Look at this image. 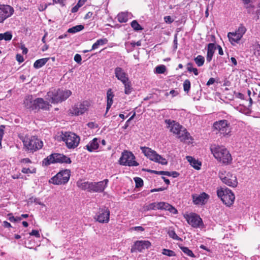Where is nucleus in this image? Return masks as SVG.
Masks as SVG:
<instances>
[{"label": "nucleus", "mask_w": 260, "mask_h": 260, "mask_svg": "<svg viewBox=\"0 0 260 260\" xmlns=\"http://www.w3.org/2000/svg\"><path fill=\"white\" fill-rule=\"evenodd\" d=\"M215 81V80L213 78H211L209 79V80L208 81L207 83V85L209 86L211 84H213Z\"/></svg>", "instance_id": "0e129e2a"}, {"label": "nucleus", "mask_w": 260, "mask_h": 260, "mask_svg": "<svg viewBox=\"0 0 260 260\" xmlns=\"http://www.w3.org/2000/svg\"><path fill=\"white\" fill-rule=\"evenodd\" d=\"M14 12L13 8L10 5L0 4V23L10 17Z\"/></svg>", "instance_id": "2eb2a0df"}, {"label": "nucleus", "mask_w": 260, "mask_h": 260, "mask_svg": "<svg viewBox=\"0 0 260 260\" xmlns=\"http://www.w3.org/2000/svg\"><path fill=\"white\" fill-rule=\"evenodd\" d=\"M212 128L216 134H219L222 137L228 138L231 136L230 124L226 120H220L214 122Z\"/></svg>", "instance_id": "20e7f679"}, {"label": "nucleus", "mask_w": 260, "mask_h": 260, "mask_svg": "<svg viewBox=\"0 0 260 260\" xmlns=\"http://www.w3.org/2000/svg\"><path fill=\"white\" fill-rule=\"evenodd\" d=\"M54 163L70 164L71 160L70 158L60 153L52 154L43 160V165L45 166H48Z\"/></svg>", "instance_id": "6e6552de"}, {"label": "nucleus", "mask_w": 260, "mask_h": 260, "mask_svg": "<svg viewBox=\"0 0 260 260\" xmlns=\"http://www.w3.org/2000/svg\"><path fill=\"white\" fill-rule=\"evenodd\" d=\"M22 173L24 174H34L36 172V169L35 168H26V167H23L21 170Z\"/></svg>", "instance_id": "79ce46f5"}, {"label": "nucleus", "mask_w": 260, "mask_h": 260, "mask_svg": "<svg viewBox=\"0 0 260 260\" xmlns=\"http://www.w3.org/2000/svg\"><path fill=\"white\" fill-rule=\"evenodd\" d=\"M92 182H86L83 180L78 181L77 183L78 187L83 190L91 191Z\"/></svg>", "instance_id": "c85d7f7f"}, {"label": "nucleus", "mask_w": 260, "mask_h": 260, "mask_svg": "<svg viewBox=\"0 0 260 260\" xmlns=\"http://www.w3.org/2000/svg\"><path fill=\"white\" fill-rule=\"evenodd\" d=\"M5 126L3 125L0 126V149L2 148V140L4 134V128Z\"/></svg>", "instance_id": "8fccbe9b"}, {"label": "nucleus", "mask_w": 260, "mask_h": 260, "mask_svg": "<svg viewBox=\"0 0 260 260\" xmlns=\"http://www.w3.org/2000/svg\"><path fill=\"white\" fill-rule=\"evenodd\" d=\"M114 73L117 79L121 81L122 83H124L129 80L126 73L121 68H116L114 70Z\"/></svg>", "instance_id": "aec40b11"}, {"label": "nucleus", "mask_w": 260, "mask_h": 260, "mask_svg": "<svg viewBox=\"0 0 260 260\" xmlns=\"http://www.w3.org/2000/svg\"><path fill=\"white\" fill-rule=\"evenodd\" d=\"M162 253L169 256H172L175 255V252L173 251L167 249H164L162 250Z\"/></svg>", "instance_id": "09e8293b"}, {"label": "nucleus", "mask_w": 260, "mask_h": 260, "mask_svg": "<svg viewBox=\"0 0 260 260\" xmlns=\"http://www.w3.org/2000/svg\"><path fill=\"white\" fill-rule=\"evenodd\" d=\"M122 83L124 86V93L126 94H130L132 91L131 82L129 81V80H128V81H126L125 82Z\"/></svg>", "instance_id": "f704fd0d"}, {"label": "nucleus", "mask_w": 260, "mask_h": 260, "mask_svg": "<svg viewBox=\"0 0 260 260\" xmlns=\"http://www.w3.org/2000/svg\"><path fill=\"white\" fill-rule=\"evenodd\" d=\"M16 59L19 62H22L24 60L23 56L20 54L16 55Z\"/></svg>", "instance_id": "e2e57ef3"}, {"label": "nucleus", "mask_w": 260, "mask_h": 260, "mask_svg": "<svg viewBox=\"0 0 260 260\" xmlns=\"http://www.w3.org/2000/svg\"><path fill=\"white\" fill-rule=\"evenodd\" d=\"M168 234L169 237L173 238V239L180 240L181 238H180L176 234L175 232L173 230H169L168 232Z\"/></svg>", "instance_id": "c03bdc74"}, {"label": "nucleus", "mask_w": 260, "mask_h": 260, "mask_svg": "<svg viewBox=\"0 0 260 260\" xmlns=\"http://www.w3.org/2000/svg\"><path fill=\"white\" fill-rule=\"evenodd\" d=\"M135 158V157L132 152L124 151L119 159V163L123 166H137L139 164L134 160Z\"/></svg>", "instance_id": "ddd939ff"}, {"label": "nucleus", "mask_w": 260, "mask_h": 260, "mask_svg": "<svg viewBox=\"0 0 260 260\" xmlns=\"http://www.w3.org/2000/svg\"><path fill=\"white\" fill-rule=\"evenodd\" d=\"M74 60L77 63H81L82 58L80 55L76 54L74 56Z\"/></svg>", "instance_id": "4d7b16f0"}, {"label": "nucleus", "mask_w": 260, "mask_h": 260, "mask_svg": "<svg viewBox=\"0 0 260 260\" xmlns=\"http://www.w3.org/2000/svg\"><path fill=\"white\" fill-rule=\"evenodd\" d=\"M134 179L136 183V187H140L143 185V181L141 178L136 177Z\"/></svg>", "instance_id": "de8ad7c7"}, {"label": "nucleus", "mask_w": 260, "mask_h": 260, "mask_svg": "<svg viewBox=\"0 0 260 260\" xmlns=\"http://www.w3.org/2000/svg\"><path fill=\"white\" fill-rule=\"evenodd\" d=\"M49 58H44L37 60L34 63V67L39 69L43 67L49 60Z\"/></svg>", "instance_id": "2f4dec72"}, {"label": "nucleus", "mask_w": 260, "mask_h": 260, "mask_svg": "<svg viewBox=\"0 0 260 260\" xmlns=\"http://www.w3.org/2000/svg\"><path fill=\"white\" fill-rule=\"evenodd\" d=\"M100 142V140L95 138L86 146V149L89 152H92L99 148Z\"/></svg>", "instance_id": "b1692460"}, {"label": "nucleus", "mask_w": 260, "mask_h": 260, "mask_svg": "<svg viewBox=\"0 0 260 260\" xmlns=\"http://www.w3.org/2000/svg\"><path fill=\"white\" fill-rule=\"evenodd\" d=\"M246 9L248 13L255 14L257 19L260 17V3L256 5L249 4L246 6Z\"/></svg>", "instance_id": "5701e85b"}, {"label": "nucleus", "mask_w": 260, "mask_h": 260, "mask_svg": "<svg viewBox=\"0 0 260 260\" xmlns=\"http://www.w3.org/2000/svg\"><path fill=\"white\" fill-rule=\"evenodd\" d=\"M155 73L157 74L164 73L166 70V68L164 65L157 66L155 69Z\"/></svg>", "instance_id": "a18cd8bd"}, {"label": "nucleus", "mask_w": 260, "mask_h": 260, "mask_svg": "<svg viewBox=\"0 0 260 260\" xmlns=\"http://www.w3.org/2000/svg\"><path fill=\"white\" fill-rule=\"evenodd\" d=\"M117 20L120 23H124L132 18V14L128 12H121L118 14Z\"/></svg>", "instance_id": "a878e982"}, {"label": "nucleus", "mask_w": 260, "mask_h": 260, "mask_svg": "<svg viewBox=\"0 0 260 260\" xmlns=\"http://www.w3.org/2000/svg\"><path fill=\"white\" fill-rule=\"evenodd\" d=\"M90 106V103L87 101L77 103L69 109V114L72 116L83 115L87 111Z\"/></svg>", "instance_id": "9b49d317"}, {"label": "nucleus", "mask_w": 260, "mask_h": 260, "mask_svg": "<svg viewBox=\"0 0 260 260\" xmlns=\"http://www.w3.org/2000/svg\"><path fill=\"white\" fill-rule=\"evenodd\" d=\"M228 37L232 44H234L235 43H239L241 39V37L236 30L234 32H229L228 34Z\"/></svg>", "instance_id": "393cba45"}, {"label": "nucleus", "mask_w": 260, "mask_h": 260, "mask_svg": "<svg viewBox=\"0 0 260 260\" xmlns=\"http://www.w3.org/2000/svg\"><path fill=\"white\" fill-rule=\"evenodd\" d=\"M215 49L216 46L214 43H209L208 45V49L206 57V60L208 62H210L212 60V56L214 54Z\"/></svg>", "instance_id": "cd10ccee"}, {"label": "nucleus", "mask_w": 260, "mask_h": 260, "mask_svg": "<svg viewBox=\"0 0 260 260\" xmlns=\"http://www.w3.org/2000/svg\"><path fill=\"white\" fill-rule=\"evenodd\" d=\"M160 202H157V203H152L149 205L145 207V208L147 210H156V209H160V205H159Z\"/></svg>", "instance_id": "4c0bfd02"}, {"label": "nucleus", "mask_w": 260, "mask_h": 260, "mask_svg": "<svg viewBox=\"0 0 260 260\" xmlns=\"http://www.w3.org/2000/svg\"><path fill=\"white\" fill-rule=\"evenodd\" d=\"M252 51L253 55L257 58L260 57V45L258 44L253 45Z\"/></svg>", "instance_id": "c9c22d12"}, {"label": "nucleus", "mask_w": 260, "mask_h": 260, "mask_svg": "<svg viewBox=\"0 0 260 260\" xmlns=\"http://www.w3.org/2000/svg\"><path fill=\"white\" fill-rule=\"evenodd\" d=\"M64 0H53V4H59L61 6H63Z\"/></svg>", "instance_id": "680f3d73"}, {"label": "nucleus", "mask_w": 260, "mask_h": 260, "mask_svg": "<svg viewBox=\"0 0 260 260\" xmlns=\"http://www.w3.org/2000/svg\"><path fill=\"white\" fill-rule=\"evenodd\" d=\"M36 109L48 110L51 107V105L48 101H45L43 98H38L36 99Z\"/></svg>", "instance_id": "4be33fe9"}, {"label": "nucleus", "mask_w": 260, "mask_h": 260, "mask_svg": "<svg viewBox=\"0 0 260 260\" xmlns=\"http://www.w3.org/2000/svg\"><path fill=\"white\" fill-rule=\"evenodd\" d=\"M70 177V171L64 170L58 173L55 176L49 180V182L56 185L67 183Z\"/></svg>", "instance_id": "f8f14e48"}, {"label": "nucleus", "mask_w": 260, "mask_h": 260, "mask_svg": "<svg viewBox=\"0 0 260 260\" xmlns=\"http://www.w3.org/2000/svg\"><path fill=\"white\" fill-rule=\"evenodd\" d=\"M194 61L198 67H201L205 62L204 57L202 55H198L194 58Z\"/></svg>", "instance_id": "58836bf2"}, {"label": "nucleus", "mask_w": 260, "mask_h": 260, "mask_svg": "<svg viewBox=\"0 0 260 260\" xmlns=\"http://www.w3.org/2000/svg\"><path fill=\"white\" fill-rule=\"evenodd\" d=\"M194 68L193 67V65L191 63H188L187 64V70L189 72H192V69Z\"/></svg>", "instance_id": "052dcab7"}, {"label": "nucleus", "mask_w": 260, "mask_h": 260, "mask_svg": "<svg viewBox=\"0 0 260 260\" xmlns=\"http://www.w3.org/2000/svg\"><path fill=\"white\" fill-rule=\"evenodd\" d=\"M87 1V0H79L77 4L81 7H82Z\"/></svg>", "instance_id": "338daca9"}, {"label": "nucleus", "mask_w": 260, "mask_h": 260, "mask_svg": "<svg viewBox=\"0 0 260 260\" xmlns=\"http://www.w3.org/2000/svg\"><path fill=\"white\" fill-rule=\"evenodd\" d=\"M92 13L91 12H89L86 14L84 18L85 19H89V18H91L92 17Z\"/></svg>", "instance_id": "774afa93"}, {"label": "nucleus", "mask_w": 260, "mask_h": 260, "mask_svg": "<svg viewBox=\"0 0 260 260\" xmlns=\"http://www.w3.org/2000/svg\"><path fill=\"white\" fill-rule=\"evenodd\" d=\"M184 217L186 220L187 223L193 228H200L203 225L202 218L196 213L185 214L184 215Z\"/></svg>", "instance_id": "4468645a"}, {"label": "nucleus", "mask_w": 260, "mask_h": 260, "mask_svg": "<svg viewBox=\"0 0 260 260\" xmlns=\"http://www.w3.org/2000/svg\"><path fill=\"white\" fill-rule=\"evenodd\" d=\"M178 94V92L177 91L175 90H172L169 92H166L165 93L166 96H168L169 94H171L172 95V97H174L176 96Z\"/></svg>", "instance_id": "603ef678"}, {"label": "nucleus", "mask_w": 260, "mask_h": 260, "mask_svg": "<svg viewBox=\"0 0 260 260\" xmlns=\"http://www.w3.org/2000/svg\"><path fill=\"white\" fill-rule=\"evenodd\" d=\"M110 211L107 208L100 209L94 219L100 223H108L109 221Z\"/></svg>", "instance_id": "dca6fc26"}, {"label": "nucleus", "mask_w": 260, "mask_h": 260, "mask_svg": "<svg viewBox=\"0 0 260 260\" xmlns=\"http://www.w3.org/2000/svg\"><path fill=\"white\" fill-rule=\"evenodd\" d=\"M164 19H165V22L166 23H171L173 21L172 18L170 16H166L164 18Z\"/></svg>", "instance_id": "bf43d9fd"}, {"label": "nucleus", "mask_w": 260, "mask_h": 260, "mask_svg": "<svg viewBox=\"0 0 260 260\" xmlns=\"http://www.w3.org/2000/svg\"><path fill=\"white\" fill-rule=\"evenodd\" d=\"M80 8V7L77 4L75 6H74L71 11L72 13H76L78 11V9L79 8Z\"/></svg>", "instance_id": "69168bd1"}, {"label": "nucleus", "mask_w": 260, "mask_h": 260, "mask_svg": "<svg viewBox=\"0 0 260 260\" xmlns=\"http://www.w3.org/2000/svg\"><path fill=\"white\" fill-rule=\"evenodd\" d=\"M20 162L21 164L25 165V164L31 163V161L28 158H22V159H20Z\"/></svg>", "instance_id": "864d4df0"}, {"label": "nucleus", "mask_w": 260, "mask_h": 260, "mask_svg": "<svg viewBox=\"0 0 260 260\" xmlns=\"http://www.w3.org/2000/svg\"><path fill=\"white\" fill-rule=\"evenodd\" d=\"M48 7V5L47 4H41L38 7V10L40 11H43L45 10Z\"/></svg>", "instance_id": "6e6d98bb"}, {"label": "nucleus", "mask_w": 260, "mask_h": 260, "mask_svg": "<svg viewBox=\"0 0 260 260\" xmlns=\"http://www.w3.org/2000/svg\"><path fill=\"white\" fill-rule=\"evenodd\" d=\"M165 123L168 125V128L170 131L174 134L177 135V138L182 142L188 141L190 142V134L187 132L186 129L178 122L170 119H166Z\"/></svg>", "instance_id": "f257e3e1"}, {"label": "nucleus", "mask_w": 260, "mask_h": 260, "mask_svg": "<svg viewBox=\"0 0 260 260\" xmlns=\"http://www.w3.org/2000/svg\"><path fill=\"white\" fill-rule=\"evenodd\" d=\"M153 172L155 173L156 174L165 175H167V176H171V173L170 172H168V171H159V172H158V171H153Z\"/></svg>", "instance_id": "3c124183"}, {"label": "nucleus", "mask_w": 260, "mask_h": 260, "mask_svg": "<svg viewBox=\"0 0 260 260\" xmlns=\"http://www.w3.org/2000/svg\"><path fill=\"white\" fill-rule=\"evenodd\" d=\"M84 29V26L82 25H78L75 26H73L68 30V32L69 33L74 34L79 32Z\"/></svg>", "instance_id": "72a5a7b5"}, {"label": "nucleus", "mask_w": 260, "mask_h": 260, "mask_svg": "<svg viewBox=\"0 0 260 260\" xmlns=\"http://www.w3.org/2000/svg\"><path fill=\"white\" fill-rule=\"evenodd\" d=\"M217 196L228 206L233 205L235 201V195L232 190L226 187H220L217 189Z\"/></svg>", "instance_id": "39448f33"}, {"label": "nucleus", "mask_w": 260, "mask_h": 260, "mask_svg": "<svg viewBox=\"0 0 260 260\" xmlns=\"http://www.w3.org/2000/svg\"><path fill=\"white\" fill-rule=\"evenodd\" d=\"M114 95L113 92H112V90L109 89L107 92V111L111 108L112 104H113V98Z\"/></svg>", "instance_id": "7c9ffc66"}, {"label": "nucleus", "mask_w": 260, "mask_h": 260, "mask_svg": "<svg viewBox=\"0 0 260 260\" xmlns=\"http://www.w3.org/2000/svg\"><path fill=\"white\" fill-rule=\"evenodd\" d=\"M151 245L150 241L148 240H140L135 242L131 249L132 252L138 250L141 252L143 249L149 248Z\"/></svg>", "instance_id": "f3484780"}, {"label": "nucleus", "mask_w": 260, "mask_h": 260, "mask_svg": "<svg viewBox=\"0 0 260 260\" xmlns=\"http://www.w3.org/2000/svg\"><path fill=\"white\" fill-rule=\"evenodd\" d=\"M247 29L246 27L243 25L241 24L238 29L236 30V32L239 35V36L241 37H243V35L245 34Z\"/></svg>", "instance_id": "a19ab883"}, {"label": "nucleus", "mask_w": 260, "mask_h": 260, "mask_svg": "<svg viewBox=\"0 0 260 260\" xmlns=\"http://www.w3.org/2000/svg\"><path fill=\"white\" fill-rule=\"evenodd\" d=\"M142 153L151 160L161 165H167L168 162L167 160L161 156L157 154L156 151L152 150L151 148L147 147H141Z\"/></svg>", "instance_id": "9d476101"}, {"label": "nucleus", "mask_w": 260, "mask_h": 260, "mask_svg": "<svg viewBox=\"0 0 260 260\" xmlns=\"http://www.w3.org/2000/svg\"><path fill=\"white\" fill-rule=\"evenodd\" d=\"M24 148L30 151H36L43 146V142L37 137L32 136H25L21 139Z\"/></svg>", "instance_id": "423d86ee"}, {"label": "nucleus", "mask_w": 260, "mask_h": 260, "mask_svg": "<svg viewBox=\"0 0 260 260\" xmlns=\"http://www.w3.org/2000/svg\"><path fill=\"white\" fill-rule=\"evenodd\" d=\"M210 150L214 157L218 161L225 165H229L232 162L231 155L224 147L215 145H212Z\"/></svg>", "instance_id": "f03ea898"}, {"label": "nucleus", "mask_w": 260, "mask_h": 260, "mask_svg": "<svg viewBox=\"0 0 260 260\" xmlns=\"http://www.w3.org/2000/svg\"><path fill=\"white\" fill-rule=\"evenodd\" d=\"M160 209L169 211L170 213L176 214L177 213V210L172 205L165 202H160Z\"/></svg>", "instance_id": "bb28decb"}, {"label": "nucleus", "mask_w": 260, "mask_h": 260, "mask_svg": "<svg viewBox=\"0 0 260 260\" xmlns=\"http://www.w3.org/2000/svg\"><path fill=\"white\" fill-rule=\"evenodd\" d=\"M24 106L27 109L30 110H36V99H34L32 95L26 96L24 100Z\"/></svg>", "instance_id": "412c9836"}, {"label": "nucleus", "mask_w": 260, "mask_h": 260, "mask_svg": "<svg viewBox=\"0 0 260 260\" xmlns=\"http://www.w3.org/2000/svg\"><path fill=\"white\" fill-rule=\"evenodd\" d=\"M108 42V40L107 39H101L97 40L95 43H94L92 46L91 50H94L97 49L100 46L103 45L104 44H107Z\"/></svg>", "instance_id": "473e14b6"}, {"label": "nucleus", "mask_w": 260, "mask_h": 260, "mask_svg": "<svg viewBox=\"0 0 260 260\" xmlns=\"http://www.w3.org/2000/svg\"><path fill=\"white\" fill-rule=\"evenodd\" d=\"M186 158L192 167L197 170H199L200 169L201 163L198 160H196L194 158L190 156H187Z\"/></svg>", "instance_id": "c756f323"}, {"label": "nucleus", "mask_w": 260, "mask_h": 260, "mask_svg": "<svg viewBox=\"0 0 260 260\" xmlns=\"http://www.w3.org/2000/svg\"><path fill=\"white\" fill-rule=\"evenodd\" d=\"M71 94L70 90L52 89L47 92L46 99L52 104H57L66 100Z\"/></svg>", "instance_id": "7ed1b4c3"}, {"label": "nucleus", "mask_w": 260, "mask_h": 260, "mask_svg": "<svg viewBox=\"0 0 260 260\" xmlns=\"http://www.w3.org/2000/svg\"><path fill=\"white\" fill-rule=\"evenodd\" d=\"M29 235L31 236H35L37 238L40 237V234L38 231L37 230H32L30 233Z\"/></svg>", "instance_id": "5fc2aeb1"}, {"label": "nucleus", "mask_w": 260, "mask_h": 260, "mask_svg": "<svg viewBox=\"0 0 260 260\" xmlns=\"http://www.w3.org/2000/svg\"><path fill=\"white\" fill-rule=\"evenodd\" d=\"M218 176L222 182L232 187H236L238 185V180L235 174L224 170L219 172Z\"/></svg>", "instance_id": "0eeeda50"}, {"label": "nucleus", "mask_w": 260, "mask_h": 260, "mask_svg": "<svg viewBox=\"0 0 260 260\" xmlns=\"http://www.w3.org/2000/svg\"><path fill=\"white\" fill-rule=\"evenodd\" d=\"M108 179H105L99 182H92L91 191L94 192H102L107 185Z\"/></svg>", "instance_id": "a211bd4d"}, {"label": "nucleus", "mask_w": 260, "mask_h": 260, "mask_svg": "<svg viewBox=\"0 0 260 260\" xmlns=\"http://www.w3.org/2000/svg\"><path fill=\"white\" fill-rule=\"evenodd\" d=\"M208 198L209 196L205 192H203L200 195H192L193 202L196 205L205 204L207 202Z\"/></svg>", "instance_id": "6ab92c4d"}, {"label": "nucleus", "mask_w": 260, "mask_h": 260, "mask_svg": "<svg viewBox=\"0 0 260 260\" xmlns=\"http://www.w3.org/2000/svg\"><path fill=\"white\" fill-rule=\"evenodd\" d=\"M131 230H134V231H141V232H143L144 231V229L142 226H141L132 227L131 228Z\"/></svg>", "instance_id": "13d9d810"}, {"label": "nucleus", "mask_w": 260, "mask_h": 260, "mask_svg": "<svg viewBox=\"0 0 260 260\" xmlns=\"http://www.w3.org/2000/svg\"><path fill=\"white\" fill-rule=\"evenodd\" d=\"M190 88V82L188 80H185L183 83V89L185 92L188 93Z\"/></svg>", "instance_id": "49530a36"}, {"label": "nucleus", "mask_w": 260, "mask_h": 260, "mask_svg": "<svg viewBox=\"0 0 260 260\" xmlns=\"http://www.w3.org/2000/svg\"><path fill=\"white\" fill-rule=\"evenodd\" d=\"M12 35L10 32L7 31L4 34H0V41L4 39L6 41H9L12 39Z\"/></svg>", "instance_id": "e433bc0d"}, {"label": "nucleus", "mask_w": 260, "mask_h": 260, "mask_svg": "<svg viewBox=\"0 0 260 260\" xmlns=\"http://www.w3.org/2000/svg\"><path fill=\"white\" fill-rule=\"evenodd\" d=\"M62 140L69 149L76 148L80 141V138L74 133L66 132L62 135Z\"/></svg>", "instance_id": "1a4fd4ad"}, {"label": "nucleus", "mask_w": 260, "mask_h": 260, "mask_svg": "<svg viewBox=\"0 0 260 260\" xmlns=\"http://www.w3.org/2000/svg\"><path fill=\"white\" fill-rule=\"evenodd\" d=\"M131 26L134 30L137 31L143 29V28L140 26V25L138 23V22L136 20H133L131 22Z\"/></svg>", "instance_id": "37998d69"}, {"label": "nucleus", "mask_w": 260, "mask_h": 260, "mask_svg": "<svg viewBox=\"0 0 260 260\" xmlns=\"http://www.w3.org/2000/svg\"><path fill=\"white\" fill-rule=\"evenodd\" d=\"M180 248L181 249V250L184 253H185L187 255L192 257H195V255L193 253L192 251L191 250H190V249H189L188 248H187L186 247H184V246H181V247H180Z\"/></svg>", "instance_id": "ea45409f"}]
</instances>
